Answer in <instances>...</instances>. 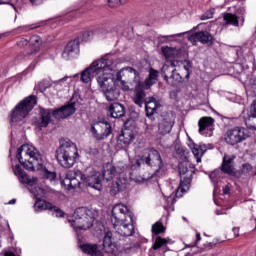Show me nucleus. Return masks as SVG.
Wrapping results in <instances>:
<instances>
[{
    "label": "nucleus",
    "instance_id": "nucleus-1",
    "mask_svg": "<svg viewBox=\"0 0 256 256\" xmlns=\"http://www.w3.org/2000/svg\"><path fill=\"white\" fill-rule=\"evenodd\" d=\"M111 221L113 227L121 237H131L135 233L133 212L124 204H116L112 209Z\"/></svg>",
    "mask_w": 256,
    "mask_h": 256
},
{
    "label": "nucleus",
    "instance_id": "nucleus-2",
    "mask_svg": "<svg viewBox=\"0 0 256 256\" xmlns=\"http://www.w3.org/2000/svg\"><path fill=\"white\" fill-rule=\"evenodd\" d=\"M108 71H117V63H115L112 56H106L92 62L91 65L81 73V81L83 83H89L93 77H96L99 85V79L103 81Z\"/></svg>",
    "mask_w": 256,
    "mask_h": 256
},
{
    "label": "nucleus",
    "instance_id": "nucleus-3",
    "mask_svg": "<svg viewBox=\"0 0 256 256\" xmlns=\"http://www.w3.org/2000/svg\"><path fill=\"white\" fill-rule=\"evenodd\" d=\"M136 160V165H146L151 169L149 176L146 179H153V177H161L163 175V158L159 151L153 148H148L142 151Z\"/></svg>",
    "mask_w": 256,
    "mask_h": 256
},
{
    "label": "nucleus",
    "instance_id": "nucleus-4",
    "mask_svg": "<svg viewBox=\"0 0 256 256\" xmlns=\"http://www.w3.org/2000/svg\"><path fill=\"white\" fill-rule=\"evenodd\" d=\"M16 157L19 163L27 169V171H35L36 169H43V160L39 151L34 146L24 144L17 150Z\"/></svg>",
    "mask_w": 256,
    "mask_h": 256
},
{
    "label": "nucleus",
    "instance_id": "nucleus-5",
    "mask_svg": "<svg viewBox=\"0 0 256 256\" xmlns=\"http://www.w3.org/2000/svg\"><path fill=\"white\" fill-rule=\"evenodd\" d=\"M77 145L68 139L60 140V147L56 150V159L64 169H71L77 162Z\"/></svg>",
    "mask_w": 256,
    "mask_h": 256
},
{
    "label": "nucleus",
    "instance_id": "nucleus-6",
    "mask_svg": "<svg viewBox=\"0 0 256 256\" xmlns=\"http://www.w3.org/2000/svg\"><path fill=\"white\" fill-rule=\"evenodd\" d=\"M115 72L108 71L102 80L101 78L98 79L99 87L102 89L107 101H117L119 95H121L119 88L115 87Z\"/></svg>",
    "mask_w": 256,
    "mask_h": 256
},
{
    "label": "nucleus",
    "instance_id": "nucleus-7",
    "mask_svg": "<svg viewBox=\"0 0 256 256\" xmlns=\"http://www.w3.org/2000/svg\"><path fill=\"white\" fill-rule=\"evenodd\" d=\"M94 221L95 216L93 215V211L85 207H81L75 210L71 225L74 229L87 231V229H91V227H93Z\"/></svg>",
    "mask_w": 256,
    "mask_h": 256
},
{
    "label": "nucleus",
    "instance_id": "nucleus-8",
    "mask_svg": "<svg viewBox=\"0 0 256 256\" xmlns=\"http://www.w3.org/2000/svg\"><path fill=\"white\" fill-rule=\"evenodd\" d=\"M35 105H37V98L35 96H29L21 101L11 113V122L19 123V121H23L29 115V112L33 111Z\"/></svg>",
    "mask_w": 256,
    "mask_h": 256
},
{
    "label": "nucleus",
    "instance_id": "nucleus-9",
    "mask_svg": "<svg viewBox=\"0 0 256 256\" xmlns=\"http://www.w3.org/2000/svg\"><path fill=\"white\" fill-rule=\"evenodd\" d=\"M189 162L184 161L181 162L178 166L179 174H180V185L176 190V197H181L180 193H185V187H189L191 185V181L193 179V175L195 174V168L189 169Z\"/></svg>",
    "mask_w": 256,
    "mask_h": 256
},
{
    "label": "nucleus",
    "instance_id": "nucleus-10",
    "mask_svg": "<svg viewBox=\"0 0 256 256\" xmlns=\"http://www.w3.org/2000/svg\"><path fill=\"white\" fill-rule=\"evenodd\" d=\"M176 65L177 61H167L162 67L161 75L168 85L175 86L183 81V77H181V74H179L177 68H175Z\"/></svg>",
    "mask_w": 256,
    "mask_h": 256
},
{
    "label": "nucleus",
    "instance_id": "nucleus-11",
    "mask_svg": "<svg viewBox=\"0 0 256 256\" xmlns=\"http://www.w3.org/2000/svg\"><path fill=\"white\" fill-rule=\"evenodd\" d=\"M249 135H247V130L243 127H234L229 129L224 134V141L227 145L231 147H235V145H239V143H243Z\"/></svg>",
    "mask_w": 256,
    "mask_h": 256
},
{
    "label": "nucleus",
    "instance_id": "nucleus-12",
    "mask_svg": "<svg viewBox=\"0 0 256 256\" xmlns=\"http://www.w3.org/2000/svg\"><path fill=\"white\" fill-rule=\"evenodd\" d=\"M91 133L96 141H103V139H107V137L113 133V130L109 122L95 121L91 125Z\"/></svg>",
    "mask_w": 256,
    "mask_h": 256
},
{
    "label": "nucleus",
    "instance_id": "nucleus-13",
    "mask_svg": "<svg viewBox=\"0 0 256 256\" xmlns=\"http://www.w3.org/2000/svg\"><path fill=\"white\" fill-rule=\"evenodd\" d=\"M175 125V113L164 112L158 123V132L160 135H169Z\"/></svg>",
    "mask_w": 256,
    "mask_h": 256
},
{
    "label": "nucleus",
    "instance_id": "nucleus-14",
    "mask_svg": "<svg viewBox=\"0 0 256 256\" xmlns=\"http://www.w3.org/2000/svg\"><path fill=\"white\" fill-rule=\"evenodd\" d=\"M80 178L87 187L96 189V191H101L103 189L101 172L93 170L88 175L81 174Z\"/></svg>",
    "mask_w": 256,
    "mask_h": 256
},
{
    "label": "nucleus",
    "instance_id": "nucleus-15",
    "mask_svg": "<svg viewBox=\"0 0 256 256\" xmlns=\"http://www.w3.org/2000/svg\"><path fill=\"white\" fill-rule=\"evenodd\" d=\"M124 78V81H133L134 83H141L139 80V72L132 67L122 68L119 72L116 73V80L121 81Z\"/></svg>",
    "mask_w": 256,
    "mask_h": 256
},
{
    "label": "nucleus",
    "instance_id": "nucleus-16",
    "mask_svg": "<svg viewBox=\"0 0 256 256\" xmlns=\"http://www.w3.org/2000/svg\"><path fill=\"white\" fill-rule=\"evenodd\" d=\"M214 123L215 119L208 116L202 117L198 121L200 135H205V137H213Z\"/></svg>",
    "mask_w": 256,
    "mask_h": 256
},
{
    "label": "nucleus",
    "instance_id": "nucleus-17",
    "mask_svg": "<svg viewBox=\"0 0 256 256\" xmlns=\"http://www.w3.org/2000/svg\"><path fill=\"white\" fill-rule=\"evenodd\" d=\"M128 187H129V180L124 175H120L112 183L110 187V194L113 197H115V195H119V193H123V191H127Z\"/></svg>",
    "mask_w": 256,
    "mask_h": 256
},
{
    "label": "nucleus",
    "instance_id": "nucleus-18",
    "mask_svg": "<svg viewBox=\"0 0 256 256\" xmlns=\"http://www.w3.org/2000/svg\"><path fill=\"white\" fill-rule=\"evenodd\" d=\"M188 41L192 43V45H197V41L202 43V45H209V43H212L213 41V35L209 33L208 31H200L192 34Z\"/></svg>",
    "mask_w": 256,
    "mask_h": 256
},
{
    "label": "nucleus",
    "instance_id": "nucleus-19",
    "mask_svg": "<svg viewBox=\"0 0 256 256\" xmlns=\"http://www.w3.org/2000/svg\"><path fill=\"white\" fill-rule=\"evenodd\" d=\"M77 55H79V40H72L65 47L62 57L69 61V59H75Z\"/></svg>",
    "mask_w": 256,
    "mask_h": 256
},
{
    "label": "nucleus",
    "instance_id": "nucleus-20",
    "mask_svg": "<svg viewBox=\"0 0 256 256\" xmlns=\"http://www.w3.org/2000/svg\"><path fill=\"white\" fill-rule=\"evenodd\" d=\"M75 111V102H72L58 110H54L52 115L55 117V119H67V117H71Z\"/></svg>",
    "mask_w": 256,
    "mask_h": 256
},
{
    "label": "nucleus",
    "instance_id": "nucleus-21",
    "mask_svg": "<svg viewBox=\"0 0 256 256\" xmlns=\"http://www.w3.org/2000/svg\"><path fill=\"white\" fill-rule=\"evenodd\" d=\"M233 161H235L234 155H224L220 171H222V173H226V175H235V166L233 165Z\"/></svg>",
    "mask_w": 256,
    "mask_h": 256
},
{
    "label": "nucleus",
    "instance_id": "nucleus-22",
    "mask_svg": "<svg viewBox=\"0 0 256 256\" xmlns=\"http://www.w3.org/2000/svg\"><path fill=\"white\" fill-rule=\"evenodd\" d=\"M144 104L147 117L149 119H153V116L155 115V113H157V110L159 109V107H161V105L157 103L155 97L146 98Z\"/></svg>",
    "mask_w": 256,
    "mask_h": 256
},
{
    "label": "nucleus",
    "instance_id": "nucleus-23",
    "mask_svg": "<svg viewBox=\"0 0 256 256\" xmlns=\"http://www.w3.org/2000/svg\"><path fill=\"white\" fill-rule=\"evenodd\" d=\"M145 97H147V94H145V90L143 89V83L136 84L133 96L135 105L143 107V103L147 100Z\"/></svg>",
    "mask_w": 256,
    "mask_h": 256
},
{
    "label": "nucleus",
    "instance_id": "nucleus-24",
    "mask_svg": "<svg viewBox=\"0 0 256 256\" xmlns=\"http://www.w3.org/2000/svg\"><path fill=\"white\" fill-rule=\"evenodd\" d=\"M108 113L113 119H121V117H125V106L117 102L112 103L108 107Z\"/></svg>",
    "mask_w": 256,
    "mask_h": 256
},
{
    "label": "nucleus",
    "instance_id": "nucleus-25",
    "mask_svg": "<svg viewBox=\"0 0 256 256\" xmlns=\"http://www.w3.org/2000/svg\"><path fill=\"white\" fill-rule=\"evenodd\" d=\"M62 185L67 189H79V187H81V182L75 174L68 173L62 180Z\"/></svg>",
    "mask_w": 256,
    "mask_h": 256
},
{
    "label": "nucleus",
    "instance_id": "nucleus-26",
    "mask_svg": "<svg viewBox=\"0 0 256 256\" xmlns=\"http://www.w3.org/2000/svg\"><path fill=\"white\" fill-rule=\"evenodd\" d=\"M115 175H117L115 165H113V163L111 162L104 164L102 171V177L104 181H106L107 183H109V181H113Z\"/></svg>",
    "mask_w": 256,
    "mask_h": 256
},
{
    "label": "nucleus",
    "instance_id": "nucleus-27",
    "mask_svg": "<svg viewBox=\"0 0 256 256\" xmlns=\"http://www.w3.org/2000/svg\"><path fill=\"white\" fill-rule=\"evenodd\" d=\"M245 123L248 129H253L256 131V101H253L251 104L249 117L246 119Z\"/></svg>",
    "mask_w": 256,
    "mask_h": 256
},
{
    "label": "nucleus",
    "instance_id": "nucleus-28",
    "mask_svg": "<svg viewBox=\"0 0 256 256\" xmlns=\"http://www.w3.org/2000/svg\"><path fill=\"white\" fill-rule=\"evenodd\" d=\"M40 114L41 118L35 122V125L39 129H43V127H47L49 121H51V110H41Z\"/></svg>",
    "mask_w": 256,
    "mask_h": 256
},
{
    "label": "nucleus",
    "instance_id": "nucleus-29",
    "mask_svg": "<svg viewBox=\"0 0 256 256\" xmlns=\"http://www.w3.org/2000/svg\"><path fill=\"white\" fill-rule=\"evenodd\" d=\"M189 147H190L197 163H201V157H203V155L205 153V145L191 143V144H189Z\"/></svg>",
    "mask_w": 256,
    "mask_h": 256
},
{
    "label": "nucleus",
    "instance_id": "nucleus-30",
    "mask_svg": "<svg viewBox=\"0 0 256 256\" xmlns=\"http://www.w3.org/2000/svg\"><path fill=\"white\" fill-rule=\"evenodd\" d=\"M134 139L135 135L133 134V130L126 129L122 131V134L119 136L118 141H120V143H123L124 145H131Z\"/></svg>",
    "mask_w": 256,
    "mask_h": 256
},
{
    "label": "nucleus",
    "instance_id": "nucleus-31",
    "mask_svg": "<svg viewBox=\"0 0 256 256\" xmlns=\"http://www.w3.org/2000/svg\"><path fill=\"white\" fill-rule=\"evenodd\" d=\"M113 239V233L111 232H106L103 240V247L108 253H115V250L113 247H115V244H113L112 240Z\"/></svg>",
    "mask_w": 256,
    "mask_h": 256
},
{
    "label": "nucleus",
    "instance_id": "nucleus-32",
    "mask_svg": "<svg viewBox=\"0 0 256 256\" xmlns=\"http://www.w3.org/2000/svg\"><path fill=\"white\" fill-rule=\"evenodd\" d=\"M81 249L90 256H103V252L97 249V245L84 244L81 246Z\"/></svg>",
    "mask_w": 256,
    "mask_h": 256
},
{
    "label": "nucleus",
    "instance_id": "nucleus-33",
    "mask_svg": "<svg viewBox=\"0 0 256 256\" xmlns=\"http://www.w3.org/2000/svg\"><path fill=\"white\" fill-rule=\"evenodd\" d=\"M19 181L24 185H30V187H33V185H37L39 183V178L33 176L32 178L29 177L26 173L21 174L18 177Z\"/></svg>",
    "mask_w": 256,
    "mask_h": 256
},
{
    "label": "nucleus",
    "instance_id": "nucleus-34",
    "mask_svg": "<svg viewBox=\"0 0 256 256\" xmlns=\"http://www.w3.org/2000/svg\"><path fill=\"white\" fill-rule=\"evenodd\" d=\"M31 51L28 52V55H33L37 53L41 48V38L39 36H32L30 39Z\"/></svg>",
    "mask_w": 256,
    "mask_h": 256
},
{
    "label": "nucleus",
    "instance_id": "nucleus-35",
    "mask_svg": "<svg viewBox=\"0 0 256 256\" xmlns=\"http://www.w3.org/2000/svg\"><path fill=\"white\" fill-rule=\"evenodd\" d=\"M36 211H49L50 209H53V204L45 201V200H37L34 204Z\"/></svg>",
    "mask_w": 256,
    "mask_h": 256
},
{
    "label": "nucleus",
    "instance_id": "nucleus-36",
    "mask_svg": "<svg viewBox=\"0 0 256 256\" xmlns=\"http://www.w3.org/2000/svg\"><path fill=\"white\" fill-rule=\"evenodd\" d=\"M226 25H233L234 27H239V18L231 13H227L223 17Z\"/></svg>",
    "mask_w": 256,
    "mask_h": 256
},
{
    "label": "nucleus",
    "instance_id": "nucleus-37",
    "mask_svg": "<svg viewBox=\"0 0 256 256\" xmlns=\"http://www.w3.org/2000/svg\"><path fill=\"white\" fill-rule=\"evenodd\" d=\"M158 75H159V72H157L156 70L150 71L149 77L145 80L146 89H149V87H151L152 85H155Z\"/></svg>",
    "mask_w": 256,
    "mask_h": 256
},
{
    "label": "nucleus",
    "instance_id": "nucleus-38",
    "mask_svg": "<svg viewBox=\"0 0 256 256\" xmlns=\"http://www.w3.org/2000/svg\"><path fill=\"white\" fill-rule=\"evenodd\" d=\"M167 243H169L167 239L158 236L152 246V249H154V251H157V249H161V247H163V245H167Z\"/></svg>",
    "mask_w": 256,
    "mask_h": 256
},
{
    "label": "nucleus",
    "instance_id": "nucleus-39",
    "mask_svg": "<svg viewBox=\"0 0 256 256\" xmlns=\"http://www.w3.org/2000/svg\"><path fill=\"white\" fill-rule=\"evenodd\" d=\"M152 233H154V235H160V233H165V228L163 227V223L156 222L155 224H153Z\"/></svg>",
    "mask_w": 256,
    "mask_h": 256
},
{
    "label": "nucleus",
    "instance_id": "nucleus-40",
    "mask_svg": "<svg viewBox=\"0 0 256 256\" xmlns=\"http://www.w3.org/2000/svg\"><path fill=\"white\" fill-rule=\"evenodd\" d=\"M240 171L242 175H253V166L249 163H245L241 166Z\"/></svg>",
    "mask_w": 256,
    "mask_h": 256
},
{
    "label": "nucleus",
    "instance_id": "nucleus-41",
    "mask_svg": "<svg viewBox=\"0 0 256 256\" xmlns=\"http://www.w3.org/2000/svg\"><path fill=\"white\" fill-rule=\"evenodd\" d=\"M161 51L163 53V55L166 57V59H169V57H173V55H175V48H171L169 46H165L161 48Z\"/></svg>",
    "mask_w": 256,
    "mask_h": 256
},
{
    "label": "nucleus",
    "instance_id": "nucleus-42",
    "mask_svg": "<svg viewBox=\"0 0 256 256\" xmlns=\"http://www.w3.org/2000/svg\"><path fill=\"white\" fill-rule=\"evenodd\" d=\"M49 211H52V215H54V217H64L65 215V212H63V210H61L57 206H54L53 204L52 208H50Z\"/></svg>",
    "mask_w": 256,
    "mask_h": 256
},
{
    "label": "nucleus",
    "instance_id": "nucleus-43",
    "mask_svg": "<svg viewBox=\"0 0 256 256\" xmlns=\"http://www.w3.org/2000/svg\"><path fill=\"white\" fill-rule=\"evenodd\" d=\"M43 177L44 179H48V181H55L57 174L55 172H49V170L44 168Z\"/></svg>",
    "mask_w": 256,
    "mask_h": 256
},
{
    "label": "nucleus",
    "instance_id": "nucleus-44",
    "mask_svg": "<svg viewBox=\"0 0 256 256\" xmlns=\"http://www.w3.org/2000/svg\"><path fill=\"white\" fill-rule=\"evenodd\" d=\"M213 15H215V8L207 10L201 17V21H207L208 19H213Z\"/></svg>",
    "mask_w": 256,
    "mask_h": 256
},
{
    "label": "nucleus",
    "instance_id": "nucleus-45",
    "mask_svg": "<svg viewBox=\"0 0 256 256\" xmlns=\"http://www.w3.org/2000/svg\"><path fill=\"white\" fill-rule=\"evenodd\" d=\"M115 167V171H116V175H123V173L125 172V164L123 162H119Z\"/></svg>",
    "mask_w": 256,
    "mask_h": 256
},
{
    "label": "nucleus",
    "instance_id": "nucleus-46",
    "mask_svg": "<svg viewBox=\"0 0 256 256\" xmlns=\"http://www.w3.org/2000/svg\"><path fill=\"white\" fill-rule=\"evenodd\" d=\"M219 175H221V170H214L213 172H211L209 174V177H210L212 183H217V181L219 179Z\"/></svg>",
    "mask_w": 256,
    "mask_h": 256
},
{
    "label": "nucleus",
    "instance_id": "nucleus-47",
    "mask_svg": "<svg viewBox=\"0 0 256 256\" xmlns=\"http://www.w3.org/2000/svg\"><path fill=\"white\" fill-rule=\"evenodd\" d=\"M117 83H119L121 85V88L123 89V91H129V85L127 84V80H117L114 81V85H117Z\"/></svg>",
    "mask_w": 256,
    "mask_h": 256
},
{
    "label": "nucleus",
    "instance_id": "nucleus-48",
    "mask_svg": "<svg viewBox=\"0 0 256 256\" xmlns=\"http://www.w3.org/2000/svg\"><path fill=\"white\" fill-rule=\"evenodd\" d=\"M13 173L14 175H16V177H21V175H23V169L21 168V165L17 164L14 168H13Z\"/></svg>",
    "mask_w": 256,
    "mask_h": 256
},
{
    "label": "nucleus",
    "instance_id": "nucleus-49",
    "mask_svg": "<svg viewBox=\"0 0 256 256\" xmlns=\"http://www.w3.org/2000/svg\"><path fill=\"white\" fill-rule=\"evenodd\" d=\"M108 5L111 9H115L121 5V0H108Z\"/></svg>",
    "mask_w": 256,
    "mask_h": 256
},
{
    "label": "nucleus",
    "instance_id": "nucleus-50",
    "mask_svg": "<svg viewBox=\"0 0 256 256\" xmlns=\"http://www.w3.org/2000/svg\"><path fill=\"white\" fill-rule=\"evenodd\" d=\"M183 35H187V32L172 34L168 36H161V39H175V37H183Z\"/></svg>",
    "mask_w": 256,
    "mask_h": 256
},
{
    "label": "nucleus",
    "instance_id": "nucleus-51",
    "mask_svg": "<svg viewBox=\"0 0 256 256\" xmlns=\"http://www.w3.org/2000/svg\"><path fill=\"white\" fill-rule=\"evenodd\" d=\"M18 47H27L29 45V41L27 39L22 38L17 42Z\"/></svg>",
    "mask_w": 256,
    "mask_h": 256
},
{
    "label": "nucleus",
    "instance_id": "nucleus-52",
    "mask_svg": "<svg viewBox=\"0 0 256 256\" xmlns=\"http://www.w3.org/2000/svg\"><path fill=\"white\" fill-rule=\"evenodd\" d=\"M229 193H231V187H229V185H226V186L223 188V194H224V195H229Z\"/></svg>",
    "mask_w": 256,
    "mask_h": 256
},
{
    "label": "nucleus",
    "instance_id": "nucleus-53",
    "mask_svg": "<svg viewBox=\"0 0 256 256\" xmlns=\"http://www.w3.org/2000/svg\"><path fill=\"white\" fill-rule=\"evenodd\" d=\"M32 5H41L44 0H29Z\"/></svg>",
    "mask_w": 256,
    "mask_h": 256
},
{
    "label": "nucleus",
    "instance_id": "nucleus-54",
    "mask_svg": "<svg viewBox=\"0 0 256 256\" xmlns=\"http://www.w3.org/2000/svg\"><path fill=\"white\" fill-rule=\"evenodd\" d=\"M249 92H250V93H251V92H253V93L256 92V79L254 80V83L252 84L251 90H249ZM254 101H256V100H254Z\"/></svg>",
    "mask_w": 256,
    "mask_h": 256
},
{
    "label": "nucleus",
    "instance_id": "nucleus-55",
    "mask_svg": "<svg viewBox=\"0 0 256 256\" xmlns=\"http://www.w3.org/2000/svg\"><path fill=\"white\" fill-rule=\"evenodd\" d=\"M40 87L44 88V89H49V87H51V84H46L45 85V82H41L40 83Z\"/></svg>",
    "mask_w": 256,
    "mask_h": 256
},
{
    "label": "nucleus",
    "instance_id": "nucleus-56",
    "mask_svg": "<svg viewBox=\"0 0 256 256\" xmlns=\"http://www.w3.org/2000/svg\"><path fill=\"white\" fill-rule=\"evenodd\" d=\"M232 231L234 233V237H239V228H233Z\"/></svg>",
    "mask_w": 256,
    "mask_h": 256
},
{
    "label": "nucleus",
    "instance_id": "nucleus-57",
    "mask_svg": "<svg viewBox=\"0 0 256 256\" xmlns=\"http://www.w3.org/2000/svg\"><path fill=\"white\" fill-rule=\"evenodd\" d=\"M11 3V0H0V5H9Z\"/></svg>",
    "mask_w": 256,
    "mask_h": 256
},
{
    "label": "nucleus",
    "instance_id": "nucleus-58",
    "mask_svg": "<svg viewBox=\"0 0 256 256\" xmlns=\"http://www.w3.org/2000/svg\"><path fill=\"white\" fill-rule=\"evenodd\" d=\"M92 36H93V32H91V31H88V32L84 33V38L92 37Z\"/></svg>",
    "mask_w": 256,
    "mask_h": 256
},
{
    "label": "nucleus",
    "instance_id": "nucleus-59",
    "mask_svg": "<svg viewBox=\"0 0 256 256\" xmlns=\"http://www.w3.org/2000/svg\"><path fill=\"white\" fill-rule=\"evenodd\" d=\"M22 29H23V31H31V29H33V27H31V26H23Z\"/></svg>",
    "mask_w": 256,
    "mask_h": 256
},
{
    "label": "nucleus",
    "instance_id": "nucleus-60",
    "mask_svg": "<svg viewBox=\"0 0 256 256\" xmlns=\"http://www.w3.org/2000/svg\"><path fill=\"white\" fill-rule=\"evenodd\" d=\"M4 256H16L13 252H5Z\"/></svg>",
    "mask_w": 256,
    "mask_h": 256
},
{
    "label": "nucleus",
    "instance_id": "nucleus-61",
    "mask_svg": "<svg viewBox=\"0 0 256 256\" xmlns=\"http://www.w3.org/2000/svg\"><path fill=\"white\" fill-rule=\"evenodd\" d=\"M67 79H69V77L66 76V77L60 79V80L58 81V83H59V84H62L63 81H67Z\"/></svg>",
    "mask_w": 256,
    "mask_h": 256
},
{
    "label": "nucleus",
    "instance_id": "nucleus-62",
    "mask_svg": "<svg viewBox=\"0 0 256 256\" xmlns=\"http://www.w3.org/2000/svg\"><path fill=\"white\" fill-rule=\"evenodd\" d=\"M16 202H17L16 199H12V200H10L9 205H15Z\"/></svg>",
    "mask_w": 256,
    "mask_h": 256
},
{
    "label": "nucleus",
    "instance_id": "nucleus-63",
    "mask_svg": "<svg viewBox=\"0 0 256 256\" xmlns=\"http://www.w3.org/2000/svg\"><path fill=\"white\" fill-rule=\"evenodd\" d=\"M196 239H197V241H201V234H196Z\"/></svg>",
    "mask_w": 256,
    "mask_h": 256
},
{
    "label": "nucleus",
    "instance_id": "nucleus-64",
    "mask_svg": "<svg viewBox=\"0 0 256 256\" xmlns=\"http://www.w3.org/2000/svg\"><path fill=\"white\" fill-rule=\"evenodd\" d=\"M167 201H172V205H173V203H174V202H173V197H171V196L167 198Z\"/></svg>",
    "mask_w": 256,
    "mask_h": 256
}]
</instances>
